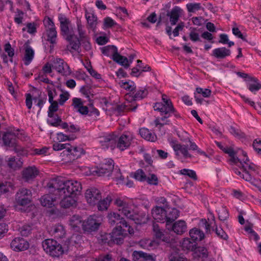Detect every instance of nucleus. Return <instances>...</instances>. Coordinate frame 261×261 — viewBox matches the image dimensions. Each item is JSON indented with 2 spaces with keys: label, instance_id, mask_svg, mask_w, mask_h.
I'll list each match as a JSON object with an SVG mask.
<instances>
[{
  "label": "nucleus",
  "instance_id": "58",
  "mask_svg": "<svg viewBox=\"0 0 261 261\" xmlns=\"http://www.w3.org/2000/svg\"><path fill=\"white\" fill-rule=\"evenodd\" d=\"M4 50L5 52L8 54V55L10 58V61L12 62V57L14 55V50L12 48L11 45L9 43H7L5 45Z\"/></svg>",
  "mask_w": 261,
  "mask_h": 261
},
{
  "label": "nucleus",
  "instance_id": "24",
  "mask_svg": "<svg viewBox=\"0 0 261 261\" xmlns=\"http://www.w3.org/2000/svg\"><path fill=\"white\" fill-rule=\"evenodd\" d=\"M179 212L175 208H169L167 212H166L165 222L167 226L173 222L179 216Z\"/></svg>",
  "mask_w": 261,
  "mask_h": 261
},
{
  "label": "nucleus",
  "instance_id": "34",
  "mask_svg": "<svg viewBox=\"0 0 261 261\" xmlns=\"http://www.w3.org/2000/svg\"><path fill=\"white\" fill-rule=\"evenodd\" d=\"M189 234L192 240L196 243V241L202 240L204 237L203 232L200 230L194 228L190 230Z\"/></svg>",
  "mask_w": 261,
  "mask_h": 261
},
{
  "label": "nucleus",
  "instance_id": "47",
  "mask_svg": "<svg viewBox=\"0 0 261 261\" xmlns=\"http://www.w3.org/2000/svg\"><path fill=\"white\" fill-rule=\"evenodd\" d=\"M49 118L47 119V123L53 126L58 127L62 122L61 118L58 115L53 114V117H48Z\"/></svg>",
  "mask_w": 261,
  "mask_h": 261
},
{
  "label": "nucleus",
  "instance_id": "62",
  "mask_svg": "<svg viewBox=\"0 0 261 261\" xmlns=\"http://www.w3.org/2000/svg\"><path fill=\"white\" fill-rule=\"evenodd\" d=\"M229 132L231 134L238 138H244L245 136L244 133L242 132L239 129H236L233 126H230L229 128Z\"/></svg>",
  "mask_w": 261,
  "mask_h": 261
},
{
  "label": "nucleus",
  "instance_id": "30",
  "mask_svg": "<svg viewBox=\"0 0 261 261\" xmlns=\"http://www.w3.org/2000/svg\"><path fill=\"white\" fill-rule=\"evenodd\" d=\"M100 49L104 55L111 57L113 60V58L116 57L118 53L117 48L114 45H108L101 47Z\"/></svg>",
  "mask_w": 261,
  "mask_h": 261
},
{
  "label": "nucleus",
  "instance_id": "6",
  "mask_svg": "<svg viewBox=\"0 0 261 261\" xmlns=\"http://www.w3.org/2000/svg\"><path fill=\"white\" fill-rule=\"evenodd\" d=\"M42 245L44 250L54 257H59L68 251L67 247L62 246L53 239H46Z\"/></svg>",
  "mask_w": 261,
  "mask_h": 261
},
{
  "label": "nucleus",
  "instance_id": "42",
  "mask_svg": "<svg viewBox=\"0 0 261 261\" xmlns=\"http://www.w3.org/2000/svg\"><path fill=\"white\" fill-rule=\"evenodd\" d=\"M111 201L112 198L110 196H107L103 200H99L97 203L98 210L101 211L107 210Z\"/></svg>",
  "mask_w": 261,
  "mask_h": 261
},
{
  "label": "nucleus",
  "instance_id": "57",
  "mask_svg": "<svg viewBox=\"0 0 261 261\" xmlns=\"http://www.w3.org/2000/svg\"><path fill=\"white\" fill-rule=\"evenodd\" d=\"M12 186L8 182H0V196L9 192V188Z\"/></svg>",
  "mask_w": 261,
  "mask_h": 261
},
{
  "label": "nucleus",
  "instance_id": "2",
  "mask_svg": "<svg viewBox=\"0 0 261 261\" xmlns=\"http://www.w3.org/2000/svg\"><path fill=\"white\" fill-rule=\"evenodd\" d=\"M163 102H156L153 106L154 110L161 112L162 117L156 118L151 124L161 129L164 125H168L170 121L168 118L173 114L177 118H180V114L177 112L171 101L165 94L162 96Z\"/></svg>",
  "mask_w": 261,
  "mask_h": 261
},
{
  "label": "nucleus",
  "instance_id": "5",
  "mask_svg": "<svg viewBox=\"0 0 261 261\" xmlns=\"http://www.w3.org/2000/svg\"><path fill=\"white\" fill-rule=\"evenodd\" d=\"M114 172V177L117 180L123 181L124 177L120 173V169L116 167L114 168V162L111 159H105L103 160L93 172H95L99 176L107 175L108 176Z\"/></svg>",
  "mask_w": 261,
  "mask_h": 261
},
{
  "label": "nucleus",
  "instance_id": "28",
  "mask_svg": "<svg viewBox=\"0 0 261 261\" xmlns=\"http://www.w3.org/2000/svg\"><path fill=\"white\" fill-rule=\"evenodd\" d=\"M139 245L144 249L153 250L158 246L159 243L155 240L149 239H144L139 242Z\"/></svg>",
  "mask_w": 261,
  "mask_h": 261
},
{
  "label": "nucleus",
  "instance_id": "54",
  "mask_svg": "<svg viewBox=\"0 0 261 261\" xmlns=\"http://www.w3.org/2000/svg\"><path fill=\"white\" fill-rule=\"evenodd\" d=\"M49 103H50V105L48 108V116L53 117L54 113L57 111L58 110V102L56 100Z\"/></svg>",
  "mask_w": 261,
  "mask_h": 261
},
{
  "label": "nucleus",
  "instance_id": "38",
  "mask_svg": "<svg viewBox=\"0 0 261 261\" xmlns=\"http://www.w3.org/2000/svg\"><path fill=\"white\" fill-rule=\"evenodd\" d=\"M8 166L11 169L16 170L22 165V162L19 159L10 157L7 160Z\"/></svg>",
  "mask_w": 261,
  "mask_h": 261
},
{
  "label": "nucleus",
  "instance_id": "60",
  "mask_svg": "<svg viewBox=\"0 0 261 261\" xmlns=\"http://www.w3.org/2000/svg\"><path fill=\"white\" fill-rule=\"evenodd\" d=\"M69 144H61L59 143H54L53 145V148L55 151L61 150L63 149H65L66 151L69 149Z\"/></svg>",
  "mask_w": 261,
  "mask_h": 261
},
{
  "label": "nucleus",
  "instance_id": "43",
  "mask_svg": "<svg viewBox=\"0 0 261 261\" xmlns=\"http://www.w3.org/2000/svg\"><path fill=\"white\" fill-rule=\"evenodd\" d=\"M223 151L229 154L230 157V161L232 163L237 165L238 162L241 160L236 156V153L232 148L227 147L224 148Z\"/></svg>",
  "mask_w": 261,
  "mask_h": 261
},
{
  "label": "nucleus",
  "instance_id": "32",
  "mask_svg": "<svg viewBox=\"0 0 261 261\" xmlns=\"http://www.w3.org/2000/svg\"><path fill=\"white\" fill-rule=\"evenodd\" d=\"M57 198H58L57 197H54L51 195L47 194L40 198V202L43 206L51 207L53 205H54V202Z\"/></svg>",
  "mask_w": 261,
  "mask_h": 261
},
{
  "label": "nucleus",
  "instance_id": "44",
  "mask_svg": "<svg viewBox=\"0 0 261 261\" xmlns=\"http://www.w3.org/2000/svg\"><path fill=\"white\" fill-rule=\"evenodd\" d=\"M53 233L57 238H62L65 234V230L61 225H56L54 227Z\"/></svg>",
  "mask_w": 261,
  "mask_h": 261
},
{
  "label": "nucleus",
  "instance_id": "15",
  "mask_svg": "<svg viewBox=\"0 0 261 261\" xmlns=\"http://www.w3.org/2000/svg\"><path fill=\"white\" fill-rule=\"evenodd\" d=\"M39 174V170L34 166L24 168L21 172L22 178L26 182L33 181Z\"/></svg>",
  "mask_w": 261,
  "mask_h": 261
},
{
  "label": "nucleus",
  "instance_id": "55",
  "mask_svg": "<svg viewBox=\"0 0 261 261\" xmlns=\"http://www.w3.org/2000/svg\"><path fill=\"white\" fill-rule=\"evenodd\" d=\"M32 231V226L28 224L23 225L19 228V231L22 236L27 237Z\"/></svg>",
  "mask_w": 261,
  "mask_h": 261
},
{
  "label": "nucleus",
  "instance_id": "41",
  "mask_svg": "<svg viewBox=\"0 0 261 261\" xmlns=\"http://www.w3.org/2000/svg\"><path fill=\"white\" fill-rule=\"evenodd\" d=\"M113 61L124 66L125 68H128L130 65L128 59L125 57L120 55L119 53L117 54L116 57L113 58Z\"/></svg>",
  "mask_w": 261,
  "mask_h": 261
},
{
  "label": "nucleus",
  "instance_id": "16",
  "mask_svg": "<svg viewBox=\"0 0 261 261\" xmlns=\"http://www.w3.org/2000/svg\"><path fill=\"white\" fill-rule=\"evenodd\" d=\"M109 223L111 225H116V227H127V225H129L126 221L122 218L119 214L116 213H111L108 216Z\"/></svg>",
  "mask_w": 261,
  "mask_h": 261
},
{
  "label": "nucleus",
  "instance_id": "8",
  "mask_svg": "<svg viewBox=\"0 0 261 261\" xmlns=\"http://www.w3.org/2000/svg\"><path fill=\"white\" fill-rule=\"evenodd\" d=\"M102 219L100 217L92 215L89 217L83 222V229L87 232H92L98 230L101 223Z\"/></svg>",
  "mask_w": 261,
  "mask_h": 261
},
{
  "label": "nucleus",
  "instance_id": "20",
  "mask_svg": "<svg viewBox=\"0 0 261 261\" xmlns=\"http://www.w3.org/2000/svg\"><path fill=\"white\" fill-rule=\"evenodd\" d=\"M181 12L182 10L181 8L178 6H175L170 12L167 13V15L169 17L171 25H174L176 24L181 15Z\"/></svg>",
  "mask_w": 261,
  "mask_h": 261
},
{
  "label": "nucleus",
  "instance_id": "7",
  "mask_svg": "<svg viewBox=\"0 0 261 261\" xmlns=\"http://www.w3.org/2000/svg\"><path fill=\"white\" fill-rule=\"evenodd\" d=\"M134 233V229L129 225H127V227H115L110 233L112 242L117 244H121L123 242V239L127 233Z\"/></svg>",
  "mask_w": 261,
  "mask_h": 261
},
{
  "label": "nucleus",
  "instance_id": "21",
  "mask_svg": "<svg viewBox=\"0 0 261 261\" xmlns=\"http://www.w3.org/2000/svg\"><path fill=\"white\" fill-rule=\"evenodd\" d=\"M152 216L157 222H165L166 211L162 207L156 206L152 210Z\"/></svg>",
  "mask_w": 261,
  "mask_h": 261
},
{
  "label": "nucleus",
  "instance_id": "37",
  "mask_svg": "<svg viewBox=\"0 0 261 261\" xmlns=\"http://www.w3.org/2000/svg\"><path fill=\"white\" fill-rule=\"evenodd\" d=\"M57 32L56 30L45 32L44 38L53 46L57 43Z\"/></svg>",
  "mask_w": 261,
  "mask_h": 261
},
{
  "label": "nucleus",
  "instance_id": "33",
  "mask_svg": "<svg viewBox=\"0 0 261 261\" xmlns=\"http://www.w3.org/2000/svg\"><path fill=\"white\" fill-rule=\"evenodd\" d=\"M68 153V155L72 156V159L75 160L80 158L82 154H84L85 152L84 149L80 147H72L69 144V149L67 151Z\"/></svg>",
  "mask_w": 261,
  "mask_h": 261
},
{
  "label": "nucleus",
  "instance_id": "63",
  "mask_svg": "<svg viewBox=\"0 0 261 261\" xmlns=\"http://www.w3.org/2000/svg\"><path fill=\"white\" fill-rule=\"evenodd\" d=\"M170 261H187L182 256L177 253H172L169 257Z\"/></svg>",
  "mask_w": 261,
  "mask_h": 261
},
{
  "label": "nucleus",
  "instance_id": "48",
  "mask_svg": "<svg viewBox=\"0 0 261 261\" xmlns=\"http://www.w3.org/2000/svg\"><path fill=\"white\" fill-rule=\"evenodd\" d=\"M119 85L123 88L130 91H133L136 88L135 83L130 81L128 82L122 81L119 83Z\"/></svg>",
  "mask_w": 261,
  "mask_h": 261
},
{
  "label": "nucleus",
  "instance_id": "56",
  "mask_svg": "<svg viewBox=\"0 0 261 261\" xmlns=\"http://www.w3.org/2000/svg\"><path fill=\"white\" fill-rule=\"evenodd\" d=\"M180 172L181 174L187 175L194 180H196L197 178L196 172L193 170L183 169L180 171Z\"/></svg>",
  "mask_w": 261,
  "mask_h": 261
},
{
  "label": "nucleus",
  "instance_id": "29",
  "mask_svg": "<svg viewBox=\"0 0 261 261\" xmlns=\"http://www.w3.org/2000/svg\"><path fill=\"white\" fill-rule=\"evenodd\" d=\"M134 261H146L152 260V256L141 251H134L132 253Z\"/></svg>",
  "mask_w": 261,
  "mask_h": 261
},
{
  "label": "nucleus",
  "instance_id": "59",
  "mask_svg": "<svg viewBox=\"0 0 261 261\" xmlns=\"http://www.w3.org/2000/svg\"><path fill=\"white\" fill-rule=\"evenodd\" d=\"M72 101V106L76 111L84 105V102L81 98L74 97Z\"/></svg>",
  "mask_w": 261,
  "mask_h": 261
},
{
  "label": "nucleus",
  "instance_id": "4",
  "mask_svg": "<svg viewBox=\"0 0 261 261\" xmlns=\"http://www.w3.org/2000/svg\"><path fill=\"white\" fill-rule=\"evenodd\" d=\"M242 154L245 159L238 162V166H241V172L239 169L233 168V172L238 175L247 181L250 182L254 186H256L254 183L255 180L253 178V173H258V167L252 163L247 156L246 152L242 151Z\"/></svg>",
  "mask_w": 261,
  "mask_h": 261
},
{
  "label": "nucleus",
  "instance_id": "12",
  "mask_svg": "<svg viewBox=\"0 0 261 261\" xmlns=\"http://www.w3.org/2000/svg\"><path fill=\"white\" fill-rule=\"evenodd\" d=\"M53 68L62 75L67 76L71 73V70L68 65L63 59L56 58L53 60Z\"/></svg>",
  "mask_w": 261,
  "mask_h": 261
},
{
  "label": "nucleus",
  "instance_id": "9",
  "mask_svg": "<svg viewBox=\"0 0 261 261\" xmlns=\"http://www.w3.org/2000/svg\"><path fill=\"white\" fill-rule=\"evenodd\" d=\"M58 19L60 23V28L62 34L66 37L67 40H70L74 35L70 31L69 26L70 21L65 15L59 14Z\"/></svg>",
  "mask_w": 261,
  "mask_h": 261
},
{
  "label": "nucleus",
  "instance_id": "35",
  "mask_svg": "<svg viewBox=\"0 0 261 261\" xmlns=\"http://www.w3.org/2000/svg\"><path fill=\"white\" fill-rule=\"evenodd\" d=\"M130 220L134 221L136 224H144L147 222L148 216L145 213H136L135 212Z\"/></svg>",
  "mask_w": 261,
  "mask_h": 261
},
{
  "label": "nucleus",
  "instance_id": "13",
  "mask_svg": "<svg viewBox=\"0 0 261 261\" xmlns=\"http://www.w3.org/2000/svg\"><path fill=\"white\" fill-rule=\"evenodd\" d=\"M115 204L118 207L119 212H121L126 217L131 219L135 212L129 204L120 198L116 199Z\"/></svg>",
  "mask_w": 261,
  "mask_h": 261
},
{
  "label": "nucleus",
  "instance_id": "26",
  "mask_svg": "<svg viewBox=\"0 0 261 261\" xmlns=\"http://www.w3.org/2000/svg\"><path fill=\"white\" fill-rule=\"evenodd\" d=\"M83 221L80 216L73 215L69 220V225L75 231H79L81 227H83Z\"/></svg>",
  "mask_w": 261,
  "mask_h": 261
},
{
  "label": "nucleus",
  "instance_id": "17",
  "mask_svg": "<svg viewBox=\"0 0 261 261\" xmlns=\"http://www.w3.org/2000/svg\"><path fill=\"white\" fill-rule=\"evenodd\" d=\"M11 248L15 251L25 250L29 247V243L22 238L14 239L11 243Z\"/></svg>",
  "mask_w": 261,
  "mask_h": 261
},
{
  "label": "nucleus",
  "instance_id": "31",
  "mask_svg": "<svg viewBox=\"0 0 261 261\" xmlns=\"http://www.w3.org/2000/svg\"><path fill=\"white\" fill-rule=\"evenodd\" d=\"M139 133L141 136L147 141L154 142L157 139L155 134L147 128H142L140 129Z\"/></svg>",
  "mask_w": 261,
  "mask_h": 261
},
{
  "label": "nucleus",
  "instance_id": "40",
  "mask_svg": "<svg viewBox=\"0 0 261 261\" xmlns=\"http://www.w3.org/2000/svg\"><path fill=\"white\" fill-rule=\"evenodd\" d=\"M86 17L89 28L95 31L97 25V17L93 14L88 13L86 14Z\"/></svg>",
  "mask_w": 261,
  "mask_h": 261
},
{
  "label": "nucleus",
  "instance_id": "1",
  "mask_svg": "<svg viewBox=\"0 0 261 261\" xmlns=\"http://www.w3.org/2000/svg\"><path fill=\"white\" fill-rule=\"evenodd\" d=\"M49 189H54L56 195L76 196L82 189L80 182L74 180H65L61 177L52 179L48 184Z\"/></svg>",
  "mask_w": 261,
  "mask_h": 261
},
{
  "label": "nucleus",
  "instance_id": "50",
  "mask_svg": "<svg viewBox=\"0 0 261 261\" xmlns=\"http://www.w3.org/2000/svg\"><path fill=\"white\" fill-rule=\"evenodd\" d=\"M133 177L140 181H144L146 179V175L142 169H138L133 174Z\"/></svg>",
  "mask_w": 261,
  "mask_h": 261
},
{
  "label": "nucleus",
  "instance_id": "27",
  "mask_svg": "<svg viewBox=\"0 0 261 261\" xmlns=\"http://www.w3.org/2000/svg\"><path fill=\"white\" fill-rule=\"evenodd\" d=\"M247 87L250 91L255 94L261 89V83L257 78L253 77L250 79V81L247 83Z\"/></svg>",
  "mask_w": 261,
  "mask_h": 261
},
{
  "label": "nucleus",
  "instance_id": "46",
  "mask_svg": "<svg viewBox=\"0 0 261 261\" xmlns=\"http://www.w3.org/2000/svg\"><path fill=\"white\" fill-rule=\"evenodd\" d=\"M43 24L45 28V31L56 30V28L53 20L49 17H45L43 20Z\"/></svg>",
  "mask_w": 261,
  "mask_h": 261
},
{
  "label": "nucleus",
  "instance_id": "52",
  "mask_svg": "<svg viewBox=\"0 0 261 261\" xmlns=\"http://www.w3.org/2000/svg\"><path fill=\"white\" fill-rule=\"evenodd\" d=\"M190 33L189 34V37L191 41L193 42L200 41L199 35L196 32L197 29L195 28H190Z\"/></svg>",
  "mask_w": 261,
  "mask_h": 261
},
{
  "label": "nucleus",
  "instance_id": "11",
  "mask_svg": "<svg viewBox=\"0 0 261 261\" xmlns=\"http://www.w3.org/2000/svg\"><path fill=\"white\" fill-rule=\"evenodd\" d=\"M32 192L26 188L20 189L16 194L15 200L20 205H26L30 203L32 198Z\"/></svg>",
  "mask_w": 261,
  "mask_h": 261
},
{
  "label": "nucleus",
  "instance_id": "25",
  "mask_svg": "<svg viewBox=\"0 0 261 261\" xmlns=\"http://www.w3.org/2000/svg\"><path fill=\"white\" fill-rule=\"evenodd\" d=\"M171 229L175 233L180 235L187 231V226L185 221L179 220L172 225Z\"/></svg>",
  "mask_w": 261,
  "mask_h": 261
},
{
  "label": "nucleus",
  "instance_id": "3",
  "mask_svg": "<svg viewBox=\"0 0 261 261\" xmlns=\"http://www.w3.org/2000/svg\"><path fill=\"white\" fill-rule=\"evenodd\" d=\"M130 140L131 138L128 135L123 134L118 137L112 133L101 137L99 141L104 149L110 147L113 149L116 147L120 150L123 151L130 146Z\"/></svg>",
  "mask_w": 261,
  "mask_h": 261
},
{
  "label": "nucleus",
  "instance_id": "49",
  "mask_svg": "<svg viewBox=\"0 0 261 261\" xmlns=\"http://www.w3.org/2000/svg\"><path fill=\"white\" fill-rule=\"evenodd\" d=\"M218 214L219 219L221 221H224L229 217L228 210L225 207L222 206L220 210H219L218 211Z\"/></svg>",
  "mask_w": 261,
  "mask_h": 261
},
{
  "label": "nucleus",
  "instance_id": "10",
  "mask_svg": "<svg viewBox=\"0 0 261 261\" xmlns=\"http://www.w3.org/2000/svg\"><path fill=\"white\" fill-rule=\"evenodd\" d=\"M18 133L7 132H5L2 137L4 145L9 148H12L15 152H18L19 147L17 145L16 138Z\"/></svg>",
  "mask_w": 261,
  "mask_h": 261
},
{
  "label": "nucleus",
  "instance_id": "53",
  "mask_svg": "<svg viewBox=\"0 0 261 261\" xmlns=\"http://www.w3.org/2000/svg\"><path fill=\"white\" fill-rule=\"evenodd\" d=\"M186 7L189 12L194 13L201 8L200 3H188L186 5Z\"/></svg>",
  "mask_w": 261,
  "mask_h": 261
},
{
  "label": "nucleus",
  "instance_id": "45",
  "mask_svg": "<svg viewBox=\"0 0 261 261\" xmlns=\"http://www.w3.org/2000/svg\"><path fill=\"white\" fill-rule=\"evenodd\" d=\"M148 94V90L145 88H141L138 89L133 96L135 100H141L145 98Z\"/></svg>",
  "mask_w": 261,
  "mask_h": 261
},
{
  "label": "nucleus",
  "instance_id": "22",
  "mask_svg": "<svg viewBox=\"0 0 261 261\" xmlns=\"http://www.w3.org/2000/svg\"><path fill=\"white\" fill-rule=\"evenodd\" d=\"M24 55L23 61L25 65H29L34 57V51L28 43L24 44Z\"/></svg>",
  "mask_w": 261,
  "mask_h": 261
},
{
  "label": "nucleus",
  "instance_id": "61",
  "mask_svg": "<svg viewBox=\"0 0 261 261\" xmlns=\"http://www.w3.org/2000/svg\"><path fill=\"white\" fill-rule=\"evenodd\" d=\"M198 94H201L204 97H209L211 94V90L208 89H203L202 88L198 87L196 89Z\"/></svg>",
  "mask_w": 261,
  "mask_h": 261
},
{
  "label": "nucleus",
  "instance_id": "36",
  "mask_svg": "<svg viewBox=\"0 0 261 261\" xmlns=\"http://www.w3.org/2000/svg\"><path fill=\"white\" fill-rule=\"evenodd\" d=\"M196 245V243L193 240L191 241L189 238H185L181 243L182 249L185 251H194Z\"/></svg>",
  "mask_w": 261,
  "mask_h": 261
},
{
  "label": "nucleus",
  "instance_id": "18",
  "mask_svg": "<svg viewBox=\"0 0 261 261\" xmlns=\"http://www.w3.org/2000/svg\"><path fill=\"white\" fill-rule=\"evenodd\" d=\"M171 146L176 155L181 154L185 158H191L192 155L189 153L187 147L174 142H171Z\"/></svg>",
  "mask_w": 261,
  "mask_h": 261
},
{
  "label": "nucleus",
  "instance_id": "39",
  "mask_svg": "<svg viewBox=\"0 0 261 261\" xmlns=\"http://www.w3.org/2000/svg\"><path fill=\"white\" fill-rule=\"evenodd\" d=\"M194 253L195 254V257L197 256L203 259H206L208 255V252L207 249L202 246L195 247Z\"/></svg>",
  "mask_w": 261,
  "mask_h": 261
},
{
  "label": "nucleus",
  "instance_id": "14",
  "mask_svg": "<svg viewBox=\"0 0 261 261\" xmlns=\"http://www.w3.org/2000/svg\"><path fill=\"white\" fill-rule=\"evenodd\" d=\"M85 195L88 203L90 205L96 204L101 197L100 191L94 187L88 189Z\"/></svg>",
  "mask_w": 261,
  "mask_h": 261
},
{
  "label": "nucleus",
  "instance_id": "19",
  "mask_svg": "<svg viewBox=\"0 0 261 261\" xmlns=\"http://www.w3.org/2000/svg\"><path fill=\"white\" fill-rule=\"evenodd\" d=\"M58 198L61 199V206L64 208H68L75 205V196L72 195H57Z\"/></svg>",
  "mask_w": 261,
  "mask_h": 261
},
{
  "label": "nucleus",
  "instance_id": "64",
  "mask_svg": "<svg viewBox=\"0 0 261 261\" xmlns=\"http://www.w3.org/2000/svg\"><path fill=\"white\" fill-rule=\"evenodd\" d=\"M252 146L255 151L261 154V139H256L254 140L252 144Z\"/></svg>",
  "mask_w": 261,
  "mask_h": 261
},
{
  "label": "nucleus",
  "instance_id": "23",
  "mask_svg": "<svg viewBox=\"0 0 261 261\" xmlns=\"http://www.w3.org/2000/svg\"><path fill=\"white\" fill-rule=\"evenodd\" d=\"M230 49L223 47L214 49L212 51V56L217 59H223L230 56Z\"/></svg>",
  "mask_w": 261,
  "mask_h": 261
},
{
  "label": "nucleus",
  "instance_id": "51",
  "mask_svg": "<svg viewBox=\"0 0 261 261\" xmlns=\"http://www.w3.org/2000/svg\"><path fill=\"white\" fill-rule=\"evenodd\" d=\"M77 29L79 35L78 39L81 40V41H83L84 40H86L87 38L86 32L84 30V27L82 25L81 23L79 21L77 22Z\"/></svg>",
  "mask_w": 261,
  "mask_h": 261
}]
</instances>
